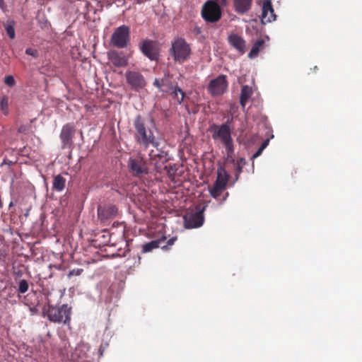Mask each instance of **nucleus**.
<instances>
[{
	"label": "nucleus",
	"instance_id": "f257e3e1",
	"mask_svg": "<svg viewBox=\"0 0 362 362\" xmlns=\"http://www.w3.org/2000/svg\"><path fill=\"white\" fill-rule=\"evenodd\" d=\"M42 314L50 322L70 325L71 308L67 304H63L60 306H54L48 304L43 307Z\"/></svg>",
	"mask_w": 362,
	"mask_h": 362
},
{
	"label": "nucleus",
	"instance_id": "f03ea898",
	"mask_svg": "<svg viewBox=\"0 0 362 362\" xmlns=\"http://www.w3.org/2000/svg\"><path fill=\"white\" fill-rule=\"evenodd\" d=\"M170 54L175 62L182 63L190 56V46L184 38L177 37L172 42Z\"/></svg>",
	"mask_w": 362,
	"mask_h": 362
},
{
	"label": "nucleus",
	"instance_id": "7ed1b4c3",
	"mask_svg": "<svg viewBox=\"0 0 362 362\" xmlns=\"http://www.w3.org/2000/svg\"><path fill=\"white\" fill-rule=\"evenodd\" d=\"M201 15L206 22L216 23L221 18V8L214 1L209 0L203 4Z\"/></svg>",
	"mask_w": 362,
	"mask_h": 362
},
{
	"label": "nucleus",
	"instance_id": "20e7f679",
	"mask_svg": "<svg viewBox=\"0 0 362 362\" xmlns=\"http://www.w3.org/2000/svg\"><path fill=\"white\" fill-rule=\"evenodd\" d=\"M130 42V28L122 25L117 28L110 37V44L117 48H125Z\"/></svg>",
	"mask_w": 362,
	"mask_h": 362
},
{
	"label": "nucleus",
	"instance_id": "39448f33",
	"mask_svg": "<svg viewBox=\"0 0 362 362\" xmlns=\"http://www.w3.org/2000/svg\"><path fill=\"white\" fill-rule=\"evenodd\" d=\"M230 116H227L226 121L221 125L212 124L209 128V131L213 134V136H230L231 132L234 129V122L237 119V116L235 115V111L233 107H230Z\"/></svg>",
	"mask_w": 362,
	"mask_h": 362
},
{
	"label": "nucleus",
	"instance_id": "423d86ee",
	"mask_svg": "<svg viewBox=\"0 0 362 362\" xmlns=\"http://www.w3.org/2000/svg\"><path fill=\"white\" fill-rule=\"evenodd\" d=\"M204 208H199L196 211L187 212L183 217L185 227L186 228H196L202 226L204 221Z\"/></svg>",
	"mask_w": 362,
	"mask_h": 362
},
{
	"label": "nucleus",
	"instance_id": "0eeeda50",
	"mask_svg": "<svg viewBox=\"0 0 362 362\" xmlns=\"http://www.w3.org/2000/svg\"><path fill=\"white\" fill-rule=\"evenodd\" d=\"M228 81L225 75H220L211 80L207 90L212 96L223 95L227 90Z\"/></svg>",
	"mask_w": 362,
	"mask_h": 362
},
{
	"label": "nucleus",
	"instance_id": "6e6552de",
	"mask_svg": "<svg viewBox=\"0 0 362 362\" xmlns=\"http://www.w3.org/2000/svg\"><path fill=\"white\" fill-rule=\"evenodd\" d=\"M125 77L127 83L135 90L141 89L146 86V80L144 76L138 71H127Z\"/></svg>",
	"mask_w": 362,
	"mask_h": 362
},
{
	"label": "nucleus",
	"instance_id": "1a4fd4ad",
	"mask_svg": "<svg viewBox=\"0 0 362 362\" xmlns=\"http://www.w3.org/2000/svg\"><path fill=\"white\" fill-rule=\"evenodd\" d=\"M118 213V209L113 204H105L98 207V217L102 222L115 218Z\"/></svg>",
	"mask_w": 362,
	"mask_h": 362
},
{
	"label": "nucleus",
	"instance_id": "9d476101",
	"mask_svg": "<svg viewBox=\"0 0 362 362\" xmlns=\"http://www.w3.org/2000/svg\"><path fill=\"white\" fill-rule=\"evenodd\" d=\"M172 78L173 75L168 71H165L161 78H155L153 84L158 88L160 92L169 93L174 86Z\"/></svg>",
	"mask_w": 362,
	"mask_h": 362
},
{
	"label": "nucleus",
	"instance_id": "9b49d317",
	"mask_svg": "<svg viewBox=\"0 0 362 362\" xmlns=\"http://www.w3.org/2000/svg\"><path fill=\"white\" fill-rule=\"evenodd\" d=\"M129 171L134 176L139 177L143 174L148 173V169L146 163L139 158H130L128 161Z\"/></svg>",
	"mask_w": 362,
	"mask_h": 362
},
{
	"label": "nucleus",
	"instance_id": "f8f14e48",
	"mask_svg": "<svg viewBox=\"0 0 362 362\" xmlns=\"http://www.w3.org/2000/svg\"><path fill=\"white\" fill-rule=\"evenodd\" d=\"M276 16L270 0H266L262 5V13L261 21L262 23H270L276 20Z\"/></svg>",
	"mask_w": 362,
	"mask_h": 362
},
{
	"label": "nucleus",
	"instance_id": "ddd939ff",
	"mask_svg": "<svg viewBox=\"0 0 362 362\" xmlns=\"http://www.w3.org/2000/svg\"><path fill=\"white\" fill-rule=\"evenodd\" d=\"M107 56L109 60L116 67L125 66L128 64L127 57L122 52L112 50L107 53Z\"/></svg>",
	"mask_w": 362,
	"mask_h": 362
},
{
	"label": "nucleus",
	"instance_id": "4468645a",
	"mask_svg": "<svg viewBox=\"0 0 362 362\" xmlns=\"http://www.w3.org/2000/svg\"><path fill=\"white\" fill-rule=\"evenodd\" d=\"M234 11L239 15L248 13L252 6L253 0H232Z\"/></svg>",
	"mask_w": 362,
	"mask_h": 362
},
{
	"label": "nucleus",
	"instance_id": "2eb2a0df",
	"mask_svg": "<svg viewBox=\"0 0 362 362\" xmlns=\"http://www.w3.org/2000/svg\"><path fill=\"white\" fill-rule=\"evenodd\" d=\"M218 138L220 139V144H222L226 149V157L225 158V163L233 161L234 146L232 137Z\"/></svg>",
	"mask_w": 362,
	"mask_h": 362
},
{
	"label": "nucleus",
	"instance_id": "dca6fc26",
	"mask_svg": "<svg viewBox=\"0 0 362 362\" xmlns=\"http://www.w3.org/2000/svg\"><path fill=\"white\" fill-rule=\"evenodd\" d=\"M228 40L229 44L236 49L240 54L245 53V41L237 34H231L228 36Z\"/></svg>",
	"mask_w": 362,
	"mask_h": 362
},
{
	"label": "nucleus",
	"instance_id": "f3484780",
	"mask_svg": "<svg viewBox=\"0 0 362 362\" xmlns=\"http://www.w3.org/2000/svg\"><path fill=\"white\" fill-rule=\"evenodd\" d=\"M143 54L151 60L157 58V52L153 42L150 40H144L141 47Z\"/></svg>",
	"mask_w": 362,
	"mask_h": 362
},
{
	"label": "nucleus",
	"instance_id": "a211bd4d",
	"mask_svg": "<svg viewBox=\"0 0 362 362\" xmlns=\"http://www.w3.org/2000/svg\"><path fill=\"white\" fill-rule=\"evenodd\" d=\"M229 175L226 172V169L221 166L218 168L217 177L215 181L214 185L226 189L228 181Z\"/></svg>",
	"mask_w": 362,
	"mask_h": 362
},
{
	"label": "nucleus",
	"instance_id": "6ab92c4d",
	"mask_svg": "<svg viewBox=\"0 0 362 362\" xmlns=\"http://www.w3.org/2000/svg\"><path fill=\"white\" fill-rule=\"evenodd\" d=\"M227 164H232L233 170L235 173V180H238L240 174L243 172V167L247 164V162L244 158H240L238 160H235L233 158V161H228V163H225Z\"/></svg>",
	"mask_w": 362,
	"mask_h": 362
},
{
	"label": "nucleus",
	"instance_id": "aec40b11",
	"mask_svg": "<svg viewBox=\"0 0 362 362\" xmlns=\"http://www.w3.org/2000/svg\"><path fill=\"white\" fill-rule=\"evenodd\" d=\"M165 239H166V238L163 236L161 238H159V239H157L155 240H152L149 243H147L143 245L142 250H141L142 252L143 253L149 252H151L154 249L160 247L161 243L164 240H165Z\"/></svg>",
	"mask_w": 362,
	"mask_h": 362
},
{
	"label": "nucleus",
	"instance_id": "412c9836",
	"mask_svg": "<svg viewBox=\"0 0 362 362\" xmlns=\"http://www.w3.org/2000/svg\"><path fill=\"white\" fill-rule=\"evenodd\" d=\"M252 94V88L249 86L245 85L241 88V93L240 96V103L244 108L247 103L249 98Z\"/></svg>",
	"mask_w": 362,
	"mask_h": 362
},
{
	"label": "nucleus",
	"instance_id": "4be33fe9",
	"mask_svg": "<svg viewBox=\"0 0 362 362\" xmlns=\"http://www.w3.org/2000/svg\"><path fill=\"white\" fill-rule=\"evenodd\" d=\"M66 179L60 174L54 177L52 189L57 192H62L66 186Z\"/></svg>",
	"mask_w": 362,
	"mask_h": 362
},
{
	"label": "nucleus",
	"instance_id": "5701e85b",
	"mask_svg": "<svg viewBox=\"0 0 362 362\" xmlns=\"http://www.w3.org/2000/svg\"><path fill=\"white\" fill-rule=\"evenodd\" d=\"M170 94L173 99H175L178 104H181L185 97V92L177 85L173 86V88L170 90Z\"/></svg>",
	"mask_w": 362,
	"mask_h": 362
},
{
	"label": "nucleus",
	"instance_id": "b1692460",
	"mask_svg": "<svg viewBox=\"0 0 362 362\" xmlns=\"http://www.w3.org/2000/svg\"><path fill=\"white\" fill-rule=\"evenodd\" d=\"M134 127L139 134V136H147L146 124L144 123L142 117L138 115L134 120Z\"/></svg>",
	"mask_w": 362,
	"mask_h": 362
},
{
	"label": "nucleus",
	"instance_id": "393cba45",
	"mask_svg": "<svg viewBox=\"0 0 362 362\" xmlns=\"http://www.w3.org/2000/svg\"><path fill=\"white\" fill-rule=\"evenodd\" d=\"M226 189H222V187L214 185L212 188L209 189L210 194L212 197L218 200H225L226 197H221V195L223 191Z\"/></svg>",
	"mask_w": 362,
	"mask_h": 362
},
{
	"label": "nucleus",
	"instance_id": "a878e982",
	"mask_svg": "<svg viewBox=\"0 0 362 362\" xmlns=\"http://www.w3.org/2000/svg\"><path fill=\"white\" fill-rule=\"evenodd\" d=\"M264 41L263 40H257L252 46L250 52L248 54L250 58H254L257 56L261 47L264 45Z\"/></svg>",
	"mask_w": 362,
	"mask_h": 362
},
{
	"label": "nucleus",
	"instance_id": "bb28decb",
	"mask_svg": "<svg viewBox=\"0 0 362 362\" xmlns=\"http://www.w3.org/2000/svg\"><path fill=\"white\" fill-rule=\"evenodd\" d=\"M153 137H138L139 144L146 148L150 144L153 146H156V144L153 141Z\"/></svg>",
	"mask_w": 362,
	"mask_h": 362
},
{
	"label": "nucleus",
	"instance_id": "cd10ccee",
	"mask_svg": "<svg viewBox=\"0 0 362 362\" xmlns=\"http://www.w3.org/2000/svg\"><path fill=\"white\" fill-rule=\"evenodd\" d=\"M74 132V125L73 124H67L63 127L60 136H71Z\"/></svg>",
	"mask_w": 362,
	"mask_h": 362
},
{
	"label": "nucleus",
	"instance_id": "c85d7f7f",
	"mask_svg": "<svg viewBox=\"0 0 362 362\" xmlns=\"http://www.w3.org/2000/svg\"><path fill=\"white\" fill-rule=\"evenodd\" d=\"M269 143V139L264 141L262 143L260 147L258 148V150L252 156L251 160H254L255 158L259 157L262 154V153L264 150V148H266V147L268 146Z\"/></svg>",
	"mask_w": 362,
	"mask_h": 362
},
{
	"label": "nucleus",
	"instance_id": "c756f323",
	"mask_svg": "<svg viewBox=\"0 0 362 362\" xmlns=\"http://www.w3.org/2000/svg\"><path fill=\"white\" fill-rule=\"evenodd\" d=\"M14 25V21H11L5 26L6 33L11 39H14L16 36Z\"/></svg>",
	"mask_w": 362,
	"mask_h": 362
},
{
	"label": "nucleus",
	"instance_id": "7c9ffc66",
	"mask_svg": "<svg viewBox=\"0 0 362 362\" xmlns=\"http://www.w3.org/2000/svg\"><path fill=\"white\" fill-rule=\"evenodd\" d=\"M29 284L27 280L22 279L18 283V292L20 293H25L28 291Z\"/></svg>",
	"mask_w": 362,
	"mask_h": 362
},
{
	"label": "nucleus",
	"instance_id": "2f4dec72",
	"mask_svg": "<svg viewBox=\"0 0 362 362\" xmlns=\"http://www.w3.org/2000/svg\"><path fill=\"white\" fill-rule=\"evenodd\" d=\"M1 109L4 111V114L6 115L8 113V100L6 96H4L1 100Z\"/></svg>",
	"mask_w": 362,
	"mask_h": 362
},
{
	"label": "nucleus",
	"instance_id": "473e14b6",
	"mask_svg": "<svg viewBox=\"0 0 362 362\" xmlns=\"http://www.w3.org/2000/svg\"><path fill=\"white\" fill-rule=\"evenodd\" d=\"M4 83L9 87H13L16 83L15 79L11 75L5 77Z\"/></svg>",
	"mask_w": 362,
	"mask_h": 362
},
{
	"label": "nucleus",
	"instance_id": "72a5a7b5",
	"mask_svg": "<svg viewBox=\"0 0 362 362\" xmlns=\"http://www.w3.org/2000/svg\"><path fill=\"white\" fill-rule=\"evenodd\" d=\"M83 272V269L81 268L74 269L69 272L68 276L70 278L72 276H79L82 274Z\"/></svg>",
	"mask_w": 362,
	"mask_h": 362
},
{
	"label": "nucleus",
	"instance_id": "f704fd0d",
	"mask_svg": "<svg viewBox=\"0 0 362 362\" xmlns=\"http://www.w3.org/2000/svg\"><path fill=\"white\" fill-rule=\"evenodd\" d=\"M25 53L28 55H30V56L33 57L34 58H37L38 57V51L35 49L27 48L25 49Z\"/></svg>",
	"mask_w": 362,
	"mask_h": 362
},
{
	"label": "nucleus",
	"instance_id": "c9c22d12",
	"mask_svg": "<svg viewBox=\"0 0 362 362\" xmlns=\"http://www.w3.org/2000/svg\"><path fill=\"white\" fill-rule=\"evenodd\" d=\"M220 6L226 7L228 5V0H214Z\"/></svg>",
	"mask_w": 362,
	"mask_h": 362
},
{
	"label": "nucleus",
	"instance_id": "e433bc0d",
	"mask_svg": "<svg viewBox=\"0 0 362 362\" xmlns=\"http://www.w3.org/2000/svg\"><path fill=\"white\" fill-rule=\"evenodd\" d=\"M192 33L194 35H198L202 33V28L197 25H195L192 29Z\"/></svg>",
	"mask_w": 362,
	"mask_h": 362
},
{
	"label": "nucleus",
	"instance_id": "4c0bfd02",
	"mask_svg": "<svg viewBox=\"0 0 362 362\" xmlns=\"http://www.w3.org/2000/svg\"><path fill=\"white\" fill-rule=\"evenodd\" d=\"M18 133L20 134H28V128L25 126H21L18 129Z\"/></svg>",
	"mask_w": 362,
	"mask_h": 362
},
{
	"label": "nucleus",
	"instance_id": "58836bf2",
	"mask_svg": "<svg viewBox=\"0 0 362 362\" xmlns=\"http://www.w3.org/2000/svg\"><path fill=\"white\" fill-rule=\"evenodd\" d=\"M176 240H177V237H173V238H170L167 242L168 245H173Z\"/></svg>",
	"mask_w": 362,
	"mask_h": 362
},
{
	"label": "nucleus",
	"instance_id": "ea45409f",
	"mask_svg": "<svg viewBox=\"0 0 362 362\" xmlns=\"http://www.w3.org/2000/svg\"><path fill=\"white\" fill-rule=\"evenodd\" d=\"M0 8L4 11L6 6L4 0H0Z\"/></svg>",
	"mask_w": 362,
	"mask_h": 362
},
{
	"label": "nucleus",
	"instance_id": "a19ab883",
	"mask_svg": "<svg viewBox=\"0 0 362 362\" xmlns=\"http://www.w3.org/2000/svg\"><path fill=\"white\" fill-rule=\"evenodd\" d=\"M148 122L152 124L153 125L154 124V121L152 118L149 119Z\"/></svg>",
	"mask_w": 362,
	"mask_h": 362
},
{
	"label": "nucleus",
	"instance_id": "79ce46f5",
	"mask_svg": "<svg viewBox=\"0 0 362 362\" xmlns=\"http://www.w3.org/2000/svg\"><path fill=\"white\" fill-rule=\"evenodd\" d=\"M265 136H273L274 135L269 131Z\"/></svg>",
	"mask_w": 362,
	"mask_h": 362
},
{
	"label": "nucleus",
	"instance_id": "37998d69",
	"mask_svg": "<svg viewBox=\"0 0 362 362\" xmlns=\"http://www.w3.org/2000/svg\"><path fill=\"white\" fill-rule=\"evenodd\" d=\"M168 247V245H163L162 246V248H166Z\"/></svg>",
	"mask_w": 362,
	"mask_h": 362
}]
</instances>
